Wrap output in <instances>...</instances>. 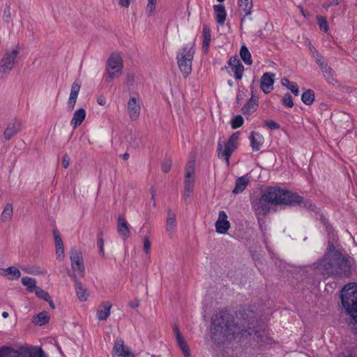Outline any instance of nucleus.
<instances>
[{"mask_svg": "<svg viewBox=\"0 0 357 357\" xmlns=\"http://www.w3.org/2000/svg\"><path fill=\"white\" fill-rule=\"evenodd\" d=\"M237 318L238 322L235 323L233 315L227 311H220L213 314L210 327L212 341L220 344L225 338L236 335L245 337L254 335L257 340L262 337L264 331L253 310L245 308L240 310Z\"/></svg>", "mask_w": 357, "mask_h": 357, "instance_id": "obj_1", "label": "nucleus"}, {"mask_svg": "<svg viewBox=\"0 0 357 357\" xmlns=\"http://www.w3.org/2000/svg\"><path fill=\"white\" fill-rule=\"evenodd\" d=\"M278 205L298 206L310 211L315 208L310 199H304L296 192L280 187H267L262 192L261 197L252 202V206L257 215H267L271 206Z\"/></svg>", "mask_w": 357, "mask_h": 357, "instance_id": "obj_2", "label": "nucleus"}, {"mask_svg": "<svg viewBox=\"0 0 357 357\" xmlns=\"http://www.w3.org/2000/svg\"><path fill=\"white\" fill-rule=\"evenodd\" d=\"M316 269L323 275L349 276L351 273V264L345 256L340 252H336L331 257L330 254L324 255Z\"/></svg>", "mask_w": 357, "mask_h": 357, "instance_id": "obj_3", "label": "nucleus"}, {"mask_svg": "<svg viewBox=\"0 0 357 357\" xmlns=\"http://www.w3.org/2000/svg\"><path fill=\"white\" fill-rule=\"evenodd\" d=\"M340 297L344 313L349 317L348 325L357 335V283L346 284L342 288Z\"/></svg>", "mask_w": 357, "mask_h": 357, "instance_id": "obj_4", "label": "nucleus"}, {"mask_svg": "<svg viewBox=\"0 0 357 357\" xmlns=\"http://www.w3.org/2000/svg\"><path fill=\"white\" fill-rule=\"evenodd\" d=\"M0 357H47L40 347H20L18 349L3 346L0 347Z\"/></svg>", "mask_w": 357, "mask_h": 357, "instance_id": "obj_5", "label": "nucleus"}, {"mask_svg": "<svg viewBox=\"0 0 357 357\" xmlns=\"http://www.w3.org/2000/svg\"><path fill=\"white\" fill-rule=\"evenodd\" d=\"M195 44L190 47H183L176 54L177 64L184 77H187L192 72V61L195 54Z\"/></svg>", "mask_w": 357, "mask_h": 357, "instance_id": "obj_6", "label": "nucleus"}, {"mask_svg": "<svg viewBox=\"0 0 357 357\" xmlns=\"http://www.w3.org/2000/svg\"><path fill=\"white\" fill-rule=\"evenodd\" d=\"M123 68V60L121 56L114 52L112 53L107 61L106 82H111L114 79L119 77L122 74Z\"/></svg>", "mask_w": 357, "mask_h": 357, "instance_id": "obj_7", "label": "nucleus"}, {"mask_svg": "<svg viewBox=\"0 0 357 357\" xmlns=\"http://www.w3.org/2000/svg\"><path fill=\"white\" fill-rule=\"evenodd\" d=\"M239 132H234L225 144V150L222 144L219 141L218 144V156L220 159H225L227 165L229 164V158L233 152L237 149V141L239 139Z\"/></svg>", "mask_w": 357, "mask_h": 357, "instance_id": "obj_8", "label": "nucleus"}, {"mask_svg": "<svg viewBox=\"0 0 357 357\" xmlns=\"http://www.w3.org/2000/svg\"><path fill=\"white\" fill-rule=\"evenodd\" d=\"M20 53V48L16 47L12 51H6L0 60V79H5L13 70L16 58Z\"/></svg>", "mask_w": 357, "mask_h": 357, "instance_id": "obj_9", "label": "nucleus"}, {"mask_svg": "<svg viewBox=\"0 0 357 357\" xmlns=\"http://www.w3.org/2000/svg\"><path fill=\"white\" fill-rule=\"evenodd\" d=\"M315 59L316 63L322 72L325 80L328 83L333 85L336 84L337 81L335 77V72L328 65V63L324 57L318 52H316Z\"/></svg>", "mask_w": 357, "mask_h": 357, "instance_id": "obj_10", "label": "nucleus"}, {"mask_svg": "<svg viewBox=\"0 0 357 357\" xmlns=\"http://www.w3.org/2000/svg\"><path fill=\"white\" fill-rule=\"evenodd\" d=\"M70 258L73 273L69 272V275L73 278V275H76L75 273L77 272L80 277H83L85 268L84 265L82 253L79 251H77L76 249H72L70 250Z\"/></svg>", "mask_w": 357, "mask_h": 357, "instance_id": "obj_11", "label": "nucleus"}, {"mask_svg": "<svg viewBox=\"0 0 357 357\" xmlns=\"http://www.w3.org/2000/svg\"><path fill=\"white\" fill-rule=\"evenodd\" d=\"M22 130V123L20 119L14 118L7 124L3 132V137L6 141H10L14 136L20 133Z\"/></svg>", "mask_w": 357, "mask_h": 357, "instance_id": "obj_12", "label": "nucleus"}, {"mask_svg": "<svg viewBox=\"0 0 357 357\" xmlns=\"http://www.w3.org/2000/svg\"><path fill=\"white\" fill-rule=\"evenodd\" d=\"M140 110L139 100L135 97H130L127 107V112L130 119L132 121L137 120L140 114Z\"/></svg>", "mask_w": 357, "mask_h": 357, "instance_id": "obj_13", "label": "nucleus"}, {"mask_svg": "<svg viewBox=\"0 0 357 357\" xmlns=\"http://www.w3.org/2000/svg\"><path fill=\"white\" fill-rule=\"evenodd\" d=\"M216 232L224 234L227 232L230 228V223L227 220V215L224 211H220L218 214V218L215 224Z\"/></svg>", "mask_w": 357, "mask_h": 357, "instance_id": "obj_14", "label": "nucleus"}, {"mask_svg": "<svg viewBox=\"0 0 357 357\" xmlns=\"http://www.w3.org/2000/svg\"><path fill=\"white\" fill-rule=\"evenodd\" d=\"M274 74L271 73H265L261 78V89L264 93H268L273 90L274 83Z\"/></svg>", "mask_w": 357, "mask_h": 357, "instance_id": "obj_15", "label": "nucleus"}, {"mask_svg": "<svg viewBox=\"0 0 357 357\" xmlns=\"http://www.w3.org/2000/svg\"><path fill=\"white\" fill-rule=\"evenodd\" d=\"M117 231L119 234L123 237L124 240L128 239L130 236L129 225L126 222L124 216L120 215L117 220Z\"/></svg>", "mask_w": 357, "mask_h": 357, "instance_id": "obj_16", "label": "nucleus"}, {"mask_svg": "<svg viewBox=\"0 0 357 357\" xmlns=\"http://www.w3.org/2000/svg\"><path fill=\"white\" fill-rule=\"evenodd\" d=\"M114 357H135L134 354L126 349L123 340L117 341L113 349Z\"/></svg>", "mask_w": 357, "mask_h": 357, "instance_id": "obj_17", "label": "nucleus"}, {"mask_svg": "<svg viewBox=\"0 0 357 357\" xmlns=\"http://www.w3.org/2000/svg\"><path fill=\"white\" fill-rule=\"evenodd\" d=\"M176 229V220L175 213L169 208L166 220V231L169 237H172Z\"/></svg>", "mask_w": 357, "mask_h": 357, "instance_id": "obj_18", "label": "nucleus"}, {"mask_svg": "<svg viewBox=\"0 0 357 357\" xmlns=\"http://www.w3.org/2000/svg\"><path fill=\"white\" fill-rule=\"evenodd\" d=\"M238 4L241 11H243L244 13V15L241 19V26H242V24L251 14V10L253 7V3L252 0H238Z\"/></svg>", "mask_w": 357, "mask_h": 357, "instance_id": "obj_19", "label": "nucleus"}, {"mask_svg": "<svg viewBox=\"0 0 357 357\" xmlns=\"http://www.w3.org/2000/svg\"><path fill=\"white\" fill-rule=\"evenodd\" d=\"M250 146L253 151H259L264 144V139L260 133L252 131L250 136Z\"/></svg>", "mask_w": 357, "mask_h": 357, "instance_id": "obj_20", "label": "nucleus"}, {"mask_svg": "<svg viewBox=\"0 0 357 357\" xmlns=\"http://www.w3.org/2000/svg\"><path fill=\"white\" fill-rule=\"evenodd\" d=\"M112 304L108 301H103L97 310V317L100 321L106 320L110 314Z\"/></svg>", "mask_w": 357, "mask_h": 357, "instance_id": "obj_21", "label": "nucleus"}, {"mask_svg": "<svg viewBox=\"0 0 357 357\" xmlns=\"http://www.w3.org/2000/svg\"><path fill=\"white\" fill-rule=\"evenodd\" d=\"M86 117V111L83 108H80L75 112L73 119L70 121L71 126L74 129L79 126Z\"/></svg>", "mask_w": 357, "mask_h": 357, "instance_id": "obj_22", "label": "nucleus"}, {"mask_svg": "<svg viewBox=\"0 0 357 357\" xmlns=\"http://www.w3.org/2000/svg\"><path fill=\"white\" fill-rule=\"evenodd\" d=\"M213 10L215 15V20L218 24L223 25L226 20L227 13L225 8L222 4L214 5Z\"/></svg>", "mask_w": 357, "mask_h": 357, "instance_id": "obj_23", "label": "nucleus"}, {"mask_svg": "<svg viewBox=\"0 0 357 357\" xmlns=\"http://www.w3.org/2000/svg\"><path fill=\"white\" fill-rule=\"evenodd\" d=\"M53 234L54 237V242L56 246V255L58 258L63 257L64 255V246L62 238L60 236L59 231L54 229L53 230Z\"/></svg>", "mask_w": 357, "mask_h": 357, "instance_id": "obj_24", "label": "nucleus"}, {"mask_svg": "<svg viewBox=\"0 0 357 357\" xmlns=\"http://www.w3.org/2000/svg\"><path fill=\"white\" fill-rule=\"evenodd\" d=\"M73 279L75 282V291L78 298L81 301H86L88 296L86 294V289L83 287L82 284L78 280L77 275H73Z\"/></svg>", "mask_w": 357, "mask_h": 357, "instance_id": "obj_25", "label": "nucleus"}, {"mask_svg": "<svg viewBox=\"0 0 357 357\" xmlns=\"http://www.w3.org/2000/svg\"><path fill=\"white\" fill-rule=\"evenodd\" d=\"M50 319L49 313L46 311H43L32 318V323L37 326H43L49 323Z\"/></svg>", "mask_w": 357, "mask_h": 357, "instance_id": "obj_26", "label": "nucleus"}, {"mask_svg": "<svg viewBox=\"0 0 357 357\" xmlns=\"http://www.w3.org/2000/svg\"><path fill=\"white\" fill-rule=\"evenodd\" d=\"M203 37L204 40L202 44V49L204 53L207 54L211 41V33L210 28L206 24H204L203 26Z\"/></svg>", "mask_w": 357, "mask_h": 357, "instance_id": "obj_27", "label": "nucleus"}, {"mask_svg": "<svg viewBox=\"0 0 357 357\" xmlns=\"http://www.w3.org/2000/svg\"><path fill=\"white\" fill-rule=\"evenodd\" d=\"M248 183L249 179L246 176L238 178L236 181L235 187L232 190V193L235 195L241 193L245 189Z\"/></svg>", "mask_w": 357, "mask_h": 357, "instance_id": "obj_28", "label": "nucleus"}, {"mask_svg": "<svg viewBox=\"0 0 357 357\" xmlns=\"http://www.w3.org/2000/svg\"><path fill=\"white\" fill-rule=\"evenodd\" d=\"M22 284L26 287L27 291L33 292L38 287L36 286V281L34 278L29 277H24L22 278Z\"/></svg>", "mask_w": 357, "mask_h": 357, "instance_id": "obj_29", "label": "nucleus"}, {"mask_svg": "<svg viewBox=\"0 0 357 357\" xmlns=\"http://www.w3.org/2000/svg\"><path fill=\"white\" fill-rule=\"evenodd\" d=\"M303 102L307 105H311L314 101V92L312 89H307L301 96Z\"/></svg>", "mask_w": 357, "mask_h": 357, "instance_id": "obj_30", "label": "nucleus"}, {"mask_svg": "<svg viewBox=\"0 0 357 357\" xmlns=\"http://www.w3.org/2000/svg\"><path fill=\"white\" fill-rule=\"evenodd\" d=\"M240 56L245 64L251 65L252 63L251 54L245 45L241 47Z\"/></svg>", "mask_w": 357, "mask_h": 357, "instance_id": "obj_31", "label": "nucleus"}, {"mask_svg": "<svg viewBox=\"0 0 357 357\" xmlns=\"http://www.w3.org/2000/svg\"><path fill=\"white\" fill-rule=\"evenodd\" d=\"M281 84L282 86H286L288 89H289L294 95H299V90L297 87V84L295 82H291L287 78L283 77L281 79Z\"/></svg>", "mask_w": 357, "mask_h": 357, "instance_id": "obj_32", "label": "nucleus"}, {"mask_svg": "<svg viewBox=\"0 0 357 357\" xmlns=\"http://www.w3.org/2000/svg\"><path fill=\"white\" fill-rule=\"evenodd\" d=\"M258 103L255 102L252 100H248L246 104L243 107L242 112L244 114H250L257 110Z\"/></svg>", "mask_w": 357, "mask_h": 357, "instance_id": "obj_33", "label": "nucleus"}, {"mask_svg": "<svg viewBox=\"0 0 357 357\" xmlns=\"http://www.w3.org/2000/svg\"><path fill=\"white\" fill-rule=\"evenodd\" d=\"M177 343L186 357L190 356V349L182 335L176 337Z\"/></svg>", "mask_w": 357, "mask_h": 357, "instance_id": "obj_34", "label": "nucleus"}, {"mask_svg": "<svg viewBox=\"0 0 357 357\" xmlns=\"http://www.w3.org/2000/svg\"><path fill=\"white\" fill-rule=\"evenodd\" d=\"M13 213V208L11 204H7L1 213V220L6 222L11 219Z\"/></svg>", "mask_w": 357, "mask_h": 357, "instance_id": "obj_35", "label": "nucleus"}, {"mask_svg": "<svg viewBox=\"0 0 357 357\" xmlns=\"http://www.w3.org/2000/svg\"><path fill=\"white\" fill-rule=\"evenodd\" d=\"M230 68H231V70L234 72L236 79L238 80L241 79L244 71V66H243V64H236V66H234Z\"/></svg>", "mask_w": 357, "mask_h": 357, "instance_id": "obj_36", "label": "nucleus"}, {"mask_svg": "<svg viewBox=\"0 0 357 357\" xmlns=\"http://www.w3.org/2000/svg\"><path fill=\"white\" fill-rule=\"evenodd\" d=\"M317 24L319 26V29L324 32H328V24L326 20V18L321 15L317 16Z\"/></svg>", "mask_w": 357, "mask_h": 357, "instance_id": "obj_37", "label": "nucleus"}, {"mask_svg": "<svg viewBox=\"0 0 357 357\" xmlns=\"http://www.w3.org/2000/svg\"><path fill=\"white\" fill-rule=\"evenodd\" d=\"M243 118L241 115L238 114L235 116L231 121V126L233 129L240 128L243 123Z\"/></svg>", "mask_w": 357, "mask_h": 357, "instance_id": "obj_38", "label": "nucleus"}, {"mask_svg": "<svg viewBox=\"0 0 357 357\" xmlns=\"http://www.w3.org/2000/svg\"><path fill=\"white\" fill-rule=\"evenodd\" d=\"M81 84L79 82L75 81L71 86L70 97L73 98H77L79 91L80 90Z\"/></svg>", "mask_w": 357, "mask_h": 357, "instance_id": "obj_39", "label": "nucleus"}, {"mask_svg": "<svg viewBox=\"0 0 357 357\" xmlns=\"http://www.w3.org/2000/svg\"><path fill=\"white\" fill-rule=\"evenodd\" d=\"M195 160H190L186 165L185 167V176L186 177H193L195 174Z\"/></svg>", "mask_w": 357, "mask_h": 357, "instance_id": "obj_40", "label": "nucleus"}, {"mask_svg": "<svg viewBox=\"0 0 357 357\" xmlns=\"http://www.w3.org/2000/svg\"><path fill=\"white\" fill-rule=\"evenodd\" d=\"M36 296L40 299H43L45 301H48L50 300V295L48 292L43 290L40 287H38V288L34 291Z\"/></svg>", "mask_w": 357, "mask_h": 357, "instance_id": "obj_41", "label": "nucleus"}, {"mask_svg": "<svg viewBox=\"0 0 357 357\" xmlns=\"http://www.w3.org/2000/svg\"><path fill=\"white\" fill-rule=\"evenodd\" d=\"M195 186L193 177H186L184 182V190L188 192H192Z\"/></svg>", "mask_w": 357, "mask_h": 357, "instance_id": "obj_42", "label": "nucleus"}, {"mask_svg": "<svg viewBox=\"0 0 357 357\" xmlns=\"http://www.w3.org/2000/svg\"><path fill=\"white\" fill-rule=\"evenodd\" d=\"M282 102L286 107L291 108L294 106L293 98L289 93H285L282 100Z\"/></svg>", "mask_w": 357, "mask_h": 357, "instance_id": "obj_43", "label": "nucleus"}, {"mask_svg": "<svg viewBox=\"0 0 357 357\" xmlns=\"http://www.w3.org/2000/svg\"><path fill=\"white\" fill-rule=\"evenodd\" d=\"M5 271L8 273L9 274H12L13 275V277L11 278V279H13H13H18L21 276L20 271H19L18 268H17L15 266H10V267H8V268H6L5 270Z\"/></svg>", "mask_w": 357, "mask_h": 357, "instance_id": "obj_44", "label": "nucleus"}, {"mask_svg": "<svg viewBox=\"0 0 357 357\" xmlns=\"http://www.w3.org/2000/svg\"><path fill=\"white\" fill-rule=\"evenodd\" d=\"M3 19L6 23H9L11 20L10 7L7 5L3 10Z\"/></svg>", "mask_w": 357, "mask_h": 357, "instance_id": "obj_45", "label": "nucleus"}, {"mask_svg": "<svg viewBox=\"0 0 357 357\" xmlns=\"http://www.w3.org/2000/svg\"><path fill=\"white\" fill-rule=\"evenodd\" d=\"M98 245L99 247V252L102 257H104L105 252H104V241L102 238V232L100 231L98 234Z\"/></svg>", "mask_w": 357, "mask_h": 357, "instance_id": "obj_46", "label": "nucleus"}, {"mask_svg": "<svg viewBox=\"0 0 357 357\" xmlns=\"http://www.w3.org/2000/svg\"><path fill=\"white\" fill-rule=\"evenodd\" d=\"M156 2L157 0H148L146 12L148 13L149 15H151L155 10Z\"/></svg>", "mask_w": 357, "mask_h": 357, "instance_id": "obj_47", "label": "nucleus"}, {"mask_svg": "<svg viewBox=\"0 0 357 357\" xmlns=\"http://www.w3.org/2000/svg\"><path fill=\"white\" fill-rule=\"evenodd\" d=\"M172 167V160L170 158H166L162 164V170L167 173Z\"/></svg>", "mask_w": 357, "mask_h": 357, "instance_id": "obj_48", "label": "nucleus"}, {"mask_svg": "<svg viewBox=\"0 0 357 357\" xmlns=\"http://www.w3.org/2000/svg\"><path fill=\"white\" fill-rule=\"evenodd\" d=\"M266 126L271 130H277L280 128V125L273 120H266L264 121Z\"/></svg>", "mask_w": 357, "mask_h": 357, "instance_id": "obj_49", "label": "nucleus"}, {"mask_svg": "<svg viewBox=\"0 0 357 357\" xmlns=\"http://www.w3.org/2000/svg\"><path fill=\"white\" fill-rule=\"evenodd\" d=\"M139 146V143L137 138L135 136H132L129 141V147L133 149H137Z\"/></svg>", "mask_w": 357, "mask_h": 357, "instance_id": "obj_50", "label": "nucleus"}, {"mask_svg": "<svg viewBox=\"0 0 357 357\" xmlns=\"http://www.w3.org/2000/svg\"><path fill=\"white\" fill-rule=\"evenodd\" d=\"M151 242L149 237L146 236L144 239V250L146 254L150 253Z\"/></svg>", "mask_w": 357, "mask_h": 357, "instance_id": "obj_51", "label": "nucleus"}, {"mask_svg": "<svg viewBox=\"0 0 357 357\" xmlns=\"http://www.w3.org/2000/svg\"><path fill=\"white\" fill-rule=\"evenodd\" d=\"M336 252H340V251L335 249V247L332 242H329L328 246L327 248V251L326 252L325 255L330 254V257H331Z\"/></svg>", "mask_w": 357, "mask_h": 357, "instance_id": "obj_52", "label": "nucleus"}, {"mask_svg": "<svg viewBox=\"0 0 357 357\" xmlns=\"http://www.w3.org/2000/svg\"><path fill=\"white\" fill-rule=\"evenodd\" d=\"M241 63L240 60L238 59L236 56H231L228 61V65L229 67H232L236 66V64Z\"/></svg>", "mask_w": 357, "mask_h": 357, "instance_id": "obj_53", "label": "nucleus"}, {"mask_svg": "<svg viewBox=\"0 0 357 357\" xmlns=\"http://www.w3.org/2000/svg\"><path fill=\"white\" fill-rule=\"evenodd\" d=\"M135 82V75L133 73H128L126 76V83L128 86H132Z\"/></svg>", "mask_w": 357, "mask_h": 357, "instance_id": "obj_54", "label": "nucleus"}, {"mask_svg": "<svg viewBox=\"0 0 357 357\" xmlns=\"http://www.w3.org/2000/svg\"><path fill=\"white\" fill-rule=\"evenodd\" d=\"M70 157L68 156V155L65 154L63 155V160H62V165L65 169L68 167L69 164H70Z\"/></svg>", "mask_w": 357, "mask_h": 357, "instance_id": "obj_55", "label": "nucleus"}, {"mask_svg": "<svg viewBox=\"0 0 357 357\" xmlns=\"http://www.w3.org/2000/svg\"><path fill=\"white\" fill-rule=\"evenodd\" d=\"M76 100H77L76 98H73L69 97L68 105V108L70 110H72L74 109L75 103H76Z\"/></svg>", "mask_w": 357, "mask_h": 357, "instance_id": "obj_56", "label": "nucleus"}, {"mask_svg": "<svg viewBox=\"0 0 357 357\" xmlns=\"http://www.w3.org/2000/svg\"><path fill=\"white\" fill-rule=\"evenodd\" d=\"M131 0H119V4L122 7L128 8Z\"/></svg>", "mask_w": 357, "mask_h": 357, "instance_id": "obj_57", "label": "nucleus"}, {"mask_svg": "<svg viewBox=\"0 0 357 357\" xmlns=\"http://www.w3.org/2000/svg\"><path fill=\"white\" fill-rule=\"evenodd\" d=\"M139 305V301L137 299H135L134 301H130L128 303V305L132 308H137Z\"/></svg>", "mask_w": 357, "mask_h": 357, "instance_id": "obj_58", "label": "nucleus"}, {"mask_svg": "<svg viewBox=\"0 0 357 357\" xmlns=\"http://www.w3.org/2000/svg\"><path fill=\"white\" fill-rule=\"evenodd\" d=\"M192 192H188V191H185V190H184V192H183V199H184V201L186 204H188V202H190V199H188L189 197H190V194L192 193Z\"/></svg>", "mask_w": 357, "mask_h": 357, "instance_id": "obj_59", "label": "nucleus"}, {"mask_svg": "<svg viewBox=\"0 0 357 357\" xmlns=\"http://www.w3.org/2000/svg\"><path fill=\"white\" fill-rule=\"evenodd\" d=\"M97 102L100 105L104 106L106 105V100L105 98L102 96H99L97 98Z\"/></svg>", "mask_w": 357, "mask_h": 357, "instance_id": "obj_60", "label": "nucleus"}, {"mask_svg": "<svg viewBox=\"0 0 357 357\" xmlns=\"http://www.w3.org/2000/svg\"><path fill=\"white\" fill-rule=\"evenodd\" d=\"M339 3H340L339 0H333L331 2H330L329 3H328L326 5H324V6L327 8L332 6H337V5H339Z\"/></svg>", "mask_w": 357, "mask_h": 357, "instance_id": "obj_61", "label": "nucleus"}, {"mask_svg": "<svg viewBox=\"0 0 357 357\" xmlns=\"http://www.w3.org/2000/svg\"><path fill=\"white\" fill-rule=\"evenodd\" d=\"M173 331H174V334H175L176 337V336H178V335H182V334L181 333V332H180V331H179V329H178V326H176V325L173 327Z\"/></svg>", "mask_w": 357, "mask_h": 357, "instance_id": "obj_62", "label": "nucleus"}, {"mask_svg": "<svg viewBox=\"0 0 357 357\" xmlns=\"http://www.w3.org/2000/svg\"><path fill=\"white\" fill-rule=\"evenodd\" d=\"M249 100H252V101H254L255 102L258 103L259 98L257 96H255L253 94V92L252 91V96Z\"/></svg>", "mask_w": 357, "mask_h": 357, "instance_id": "obj_63", "label": "nucleus"}, {"mask_svg": "<svg viewBox=\"0 0 357 357\" xmlns=\"http://www.w3.org/2000/svg\"><path fill=\"white\" fill-rule=\"evenodd\" d=\"M47 302L49 303V305L52 309H55V305L53 303L52 300L51 299V297H50V300H48V301H47Z\"/></svg>", "mask_w": 357, "mask_h": 357, "instance_id": "obj_64", "label": "nucleus"}]
</instances>
